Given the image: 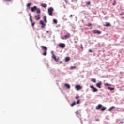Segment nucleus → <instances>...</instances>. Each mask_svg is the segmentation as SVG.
I'll return each instance as SVG.
<instances>
[{
	"label": "nucleus",
	"instance_id": "nucleus-1",
	"mask_svg": "<svg viewBox=\"0 0 124 124\" xmlns=\"http://www.w3.org/2000/svg\"><path fill=\"white\" fill-rule=\"evenodd\" d=\"M41 48H42V50L44 51V53H43V56H46V55H47V50H48L47 47L44 46H41Z\"/></svg>",
	"mask_w": 124,
	"mask_h": 124
},
{
	"label": "nucleus",
	"instance_id": "nucleus-2",
	"mask_svg": "<svg viewBox=\"0 0 124 124\" xmlns=\"http://www.w3.org/2000/svg\"><path fill=\"white\" fill-rule=\"evenodd\" d=\"M92 32L94 33V34H101V31L98 30H92Z\"/></svg>",
	"mask_w": 124,
	"mask_h": 124
},
{
	"label": "nucleus",
	"instance_id": "nucleus-3",
	"mask_svg": "<svg viewBox=\"0 0 124 124\" xmlns=\"http://www.w3.org/2000/svg\"><path fill=\"white\" fill-rule=\"evenodd\" d=\"M53 11H54V9L52 7H50L48 9V12L49 15L52 16L53 15Z\"/></svg>",
	"mask_w": 124,
	"mask_h": 124
},
{
	"label": "nucleus",
	"instance_id": "nucleus-4",
	"mask_svg": "<svg viewBox=\"0 0 124 124\" xmlns=\"http://www.w3.org/2000/svg\"><path fill=\"white\" fill-rule=\"evenodd\" d=\"M70 37V33H67L66 35H65L62 38V39L66 40L68 39Z\"/></svg>",
	"mask_w": 124,
	"mask_h": 124
},
{
	"label": "nucleus",
	"instance_id": "nucleus-5",
	"mask_svg": "<svg viewBox=\"0 0 124 124\" xmlns=\"http://www.w3.org/2000/svg\"><path fill=\"white\" fill-rule=\"evenodd\" d=\"M58 46L60 47V48H62V49H64V48H65V44L60 43L58 45Z\"/></svg>",
	"mask_w": 124,
	"mask_h": 124
},
{
	"label": "nucleus",
	"instance_id": "nucleus-6",
	"mask_svg": "<svg viewBox=\"0 0 124 124\" xmlns=\"http://www.w3.org/2000/svg\"><path fill=\"white\" fill-rule=\"evenodd\" d=\"M75 88L77 91H79V90H82V86L80 85H77L75 86Z\"/></svg>",
	"mask_w": 124,
	"mask_h": 124
},
{
	"label": "nucleus",
	"instance_id": "nucleus-7",
	"mask_svg": "<svg viewBox=\"0 0 124 124\" xmlns=\"http://www.w3.org/2000/svg\"><path fill=\"white\" fill-rule=\"evenodd\" d=\"M101 85H102V82L99 81L98 83H96V86L99 89H101Z\"/></svg>",
	"mask_w": 124,
	"mask_h": 124
},
{
	"label": "nucleus",
	"instance_id": "nucleus-8",
	"mask_svg": "<svg viewBox=\"0 0 124 124\" xmlns=\"http://www.w3.org/2000/svg\"><path fill=\"white\" fill-rule=\"evenodd\" d=\"M40 24L42 25V28H45V26H46V24H45V23H44V22H43V21L42 20L40 21Z\"/></svg>",
	"mask_w": 124,
	"mask_h": 124
},
{
	"label": "nucleus",
	"instance_id": "nucleus-9",
	"mask_svg": "<svg viewBox=\"0 0 124 124\" xmlns=\"http://www.w3.org/2000/svg\"><path fill=\"white\" fill-rule=\"evenodd\" d=\"M90 88H91V89H93V93H95V92H97V91H98V90H97V89H96V88H95L94 87H93V85H91V86H90Z\"/></svg>",
	"mask_w": 124,
	"mask_h": 124
},
{
	"label": "nucleus",
	"instance_id": "nucleus-10",
	"mask_svg": "<svg viewBox=\"0 0 124 124\" xmlns=\"http://www.w3.org/2000/svg\"><path fill=\"white\" fill-rule=\"evenodd\" d=\"M52 58L55 61V62H59V59L57 58L54 54H52Z\"/></svg>",
	"mask_w": 124,
	"mask_h": 124
},
{
	"label": "nucleus",
	"instance_id": "nucleus-11",
	"mask_svg": "<svg viewBox=\"0 0 124 124\" xmlns=\"http://www.w3.org/2000/svg\"><path fill=\"white\" fill-rule=\"evenodd\" d=\"M37 8V7H36V6H34L33 7H31V11H32V12H34V11L36 10Z\"/></svg>",
	"mask_w": 124,
	"mask_h": 124
},
{
	"label": "nucleus",
	"instance_id": "nucleus-12",
	"mask_svg": "<svg viewBox=\"0 0 124 124\" xmlns=\"http://www.w3.org/2000/svg\"><path fill=\"white\" fill-rule=\"evenodd\" d=\"M101 107H102V105L99 104V105H98L96 107V110H99L100 109V108H101Z\"/></svg>",
	"mask_w": 124,
	"mask_h": 124
},
{
	"label": "nucleus",
	"instance_id": "nucleus-13",
	"mask_svg": "<svg viewBox=\"0 0 124 124\" xmlns=\"http://www.w3.org/2000/svg\"><path fill=\"white\" fill-rule=\"evenodd\" d=\"M35 18L37 20H40V15H38L37 16H35Z\"/></svg>",
	"mask_w": 124,
	"mask_h": 124
},
{
	"label": "nucleus",
	"instance_id": "nucleus-14",
	"mask_svg": "<svg viewBox=\"0 0 124 124\" xmlns=\"http://www.w3.org/2000/svg\"><path fill=\"white\" fill-rule=\"evenodd\" d=\"M41 6L44 8H46V7H47V4L42 3L41 4Z\"/></svg>",
	"mask_w": 124,
	"mask_h": 124
},
{
	"label": "nucleus",
	"instance_id": "nucleus-15",
	"mask_svg": "<svg viewBox=\"0 0 124 124\" xmlns=\"http://www.w3.org/2000/svg\"><path fill=\"white\" fill-rule=\"evenodd\" d=\"M105 27H111V24L109 22H106V24L104 25Z\"/></svg>",
	"mask_w": 124,
	"mask_h": 124
},
{
	"label": "nucleus",
	"instance_id": "nucleus-16",
	"mask_svg": "<svg viewBox=\"0 0 124 124\" xmlns=\"http://www.w3.org/2000/svg\"><path fill=\"white\" fill-rule=\"evenodd\" d=\"M64 86L67 89H70V85L69 84L66 83L64 84Z\"/></svg>",
	"mask_w": 124,
	"mask_h": 124
},
{
	"label": "nucleus",
	"instance_id": "nucleus-17",
	"mask_svg": "<svg viewBox=\"0 0 124 124\" xmlns=\"http://www.w3.org/2000/svg\"><path fill=\"white\" fill-rule=\"evenodd\" d=\"M69 61H70V57H67L65 59V62H69Z\"/></svg>",
	"mask_w": 124,
	"mask_h": 124
},
{
	"label": "nucleus",
	"instance_id": "nucleus-18",
	"mask_svg": "<svg viewBox=\"0 0 124 124\" xmlns=\"http://www.w3.org/2000/svg\"><path fill=\"white\" fill-rule=\"evenodd\" d=\"M36 11L37 13H38V14H39V13H40L41 12V11H40V9L37 8L36 9Z\"/></svg>",
	"mask_w": 124,
	"mask_h": 124
},
{
	"label": "nucleus",
	"instance_id": "nucleus-19",
	"mask_svg": "<svg viewBox=\"0 0 124 124\" xmlns=\"http://www.w3.org/2000/svg\"><path fill=\"white\" fill-rule=\"evenodd\" d=\"M114 108H115V107L114 106H112L111 107V108H110L108 109V111H109L110 112H111V110H112Z\"/></svg>",
	"mask_w": 124,
	"mask_h": 124
},
{
	"label": "nucleus",
	"instance_id": "nucleus-20",
	"mask_svg": "<svg viewBox=\"0 0 124 124\" xmlns=\"http://www.w3.org/2000/svg\"><path fill=\"white\" fill-rule=\"evenodd\" d=\"M108 89L110 91H113V90H115V88L108 87Z\"/></svg>",
	"mask_w": 124,
	"mask_h": 124
},
{
	"label": "nucleus",
	"instance_id": "nucleus-21",
	"mask_svg": "<svg viewBox=\"0 0 124 124\" xmlns=\"http://www.w3.org/2000/svg\"><path fill=\"white\" fill-rule=\"evenodd\" d=\"M91 81L93 82V83H96V79H95V78H92L91 79Z\"/></svg>",
	"mask_w": 124,
	"mask_h": 124
},
{
	"label": "nucleus",
	"instance_id": "nucleus-22",
	"mask_svg": "<svg viewBox=\"0 0 124 124\" xmlns=\"http://www.w3.org/2000/svg\"><path fill=\"white\" fill-rule=\"evenodd\" d=\"M31 3H29L27 4V7H28L29 8H31Z\"/></svg>",
	"mask_w": 124,
	"mask_h": 124
},
{
	"label": "nucleus",
	"instance_id": "nucleus-23",
	"mask_svg": "<svg viewBox=\"0 0 124 124\" xmlns=\"http://www.w3.org/2000/svg\"><path fill=\"white\" fill-rule=\"evenodd\" d=\"M106 108L105 107H102V108L100 109L101 111H105Z\"/></svg>",
	"mask_w": 124,
	"mask_h": 124
},
{
	"label": "nucleus",
	"instance_id": "nucleus-24",
	"mask_svg": "<svg viewBox=\"0 0 124 124\" xmlns=\"http://www.w3.org/2000/svg\"><path fill=\"white\" fill-rule=\"evenodd\" d=\"M86 4L87 5H91V2H90V1H87V2H86Z\"/></svg>",
	"mask_w": 124,
	"mask_h": 124
},
{
	"label": "nucleus",
	"instance_id": "nucleus-25",
	"mask_svg": "<svg viewBox=\"0 0 124 124\" xmlns=\"http://www.w3.org/2000/svg\"><path fill=\"white\" fill-rule=\"evenodd\" d=\"M85 26H87V27H91V26H92V23H89L88 24H85Z\"/></svg>",
	"mask_w": 124,
	"mask_h": 124
},
{
	"label": "nucleus",
	"instance_id": "nucleus-26",
	"mask_svg": "<svg viewBox=\"0 0 124 124\" xmlns=\"http://www.w3.org/2000/svg\"><path fill=\"white\" fill-rule=\"evenodd\" d=\"M75 68H76V66H71V67H70V69H75Z\"/></svg>",
	"mask_w": 124,
	"mask_h": 124
},
{
	"label": "nucleus",
	"instance_id": "nucleus-27",
	"mask_svg": "<svg viewBox=\"0 0 124 124\" xmlns=\"http://www.w3.org/2000/svg\"><path fill=\"white\" fill-rule=\"evenodd\" d=\"M75 104H76V102H74L71 104V106H72V107L74 106V105H75Z\"/></svg>",
	"mask_w": 124,
	"mask_h": 124
},
{
	"label": "nucleus",
	"instance_id": "nucleus-28",
	"mask_svg": "<svg viewBox=\"0 0 124 124\" xmlns=\"http://www.w3.org/2000/svg\"><path fill=\"white\" fill-rule=\"evenodd\" d=\"M44 21L45 22V23H47V19L46 18V16L44 17Z\"/></svg>",
	"mask_w": 124,
	"mask_h": 124
},
{
	"label": "nucleus",
	"instance_id": "nucleus-29",
	"mask_svg": "<svg viewBox=\"0 0 124 124\" xmlns=\"http://www.w3.org/2000/svg\"><path fill=\"white\" fill-rule=\"evenodd\" d=\"M53 23H54V24H57L58 23L57 19H53Z\"/></svg>",
	"mask_w": 124,
	"mask_h": 124
},
{
	"label": "nucleus",
	"instance_id": "nucleus-30",
	"mask_svg": "<svg viewBox=\"0 0 124 124\" xmlns=\"http://www.w3.org/2000/svg\"><path fill=\"white\" fill-rule=\"evenodd\" d=\"M105 86H112L111 84H108V83H105L104 84Z\"/></svg>",
	"mask_w": 124,
	"mask_h": 124
},
{
	"label": "nucleus",
	"instance_id": "nucleus-31",
	"mask_svg": "<svg viewBox=\"0 0 124 124\" xmlns=\"http://www.w3.org/2000/svg\"><path fill=\"white\" fill-rule=\"evenodd\" d=\"M79 98H80V97L79 96H76L75 97L76 99H79Z\"/></svg>",
	"mask_w": 124,
	"mask_h": 124
},
{
	"label": "nucleus",
	"instance_id": "nucleus-32",
	"mask_svg": "<svg viewBox=\"0 0 124 124\" xmlns=\"http://www.w3.org/2000/svg\"><path fill=\"white\" fill-rule=\"evenodd\" d=\"M80 103V100H78L77 102H76V104H79Z\"/></svg>",
	"mask_w": 124,
	"mask_h": 124
},
{
	"label": "nucleus",
	"instance_id": "nucleus-33",
	"mask_svg": "<svg viewBox=\"0 0 124 124\" xmlns=\"http://www.w3.org/2000/svg\"><path fill=\"white\" fill-rule=\"evenodd\" d=\"M34 25H35V22L32 23L31 26L32 27H34Z\"/></svg>",
	"mask_w": 124,
	"mask_h": 124
},
{
	"label": "nucleus",
	"instance_id": "nucleus-34",
	"mask_svg": "<svg viewBox=\"0 0 124 124\" xmlns=\"http://www.w3.org/2000/svg\"><path fill=\"white\" fill-rule=\"evenodd\" d=\"M113 5H116V0H114V3H113Z\"/></svg>",
	"mask_w": 124,
	"mask_h": 124
},
{
	"label": "nucleus",
	"instance_id": "nucleus-35",
	"mask_svg": "<svg viewBox=\"0 0 124 124\" xmlns=\"http://www.w3.org/2000/svg\"><path fill=\"white\" fill-rule=\"evenodd\" d=\"M30 21L31 22H32V19H31V16H30Z\"/></svg>",
	"mask_w": 124,
	"mask_h": 124
},
{
	"label": "nucleus",
	"instance_id": "nucleus-36",
	"mask_svg": "<svg viewBox=\"0 0 124 124\" xmlns=\"http://www.w3.org/2000/svg\"><path fill=\"white\" fill-rule=\"evenodd\" d=\"M89 52H90V53H93V51H92V49H89Z\"/></svg>",
	"mask_w": 124,
	"mask_h": 124
},
{
	"label": "nucleus",
	"instance_id": "nucleus-37",
	"mask_svg": "<svg viewBox=\"0 0 124 124\" xmlns=\"http://www.w3.org/2000/svg\"><path fill=\"white\" fill-rule=\"evenodd\" d=\"M81 49H83V45L81 44Z\"/></svg>",
	"mask_w": 124,
	"mask_h": 124
},
{
	"label": "nucleus",
	"instance_id": "nucleus-38",
	"mask_svg": "<svg viewBox=\"0 0 124 124\" xmlns=\"http://www.w3.org/2000/svg\"><path fill=\"white\" fill-rule=\"evenodd\" d=\"M65 2L66 3H67L68 2V0H65Z\"/></svg>",
	"mask_w": 124,
	"mask_h": 124
},
{
	"label": "nucleus",
	"instance_id": "nucleus-39",
	"mask_svg": "<svg viewBox=\"0 0 124 124\" xmlns=\"http://www.w3.org/2000/svg\"><path fill=\"white\" fill-rule=\"evenodd\" d=\"M78 111H77L75 113H76V114H77V115H78Z\"/></svg>",
	"mask_w": 124,
	"mask_h": 124
},
{
	"label": "nucleus",
	"instance_id": "nucleus-40",
	"mask_svg": "<svg viewBox=\"0 0 124 124\" xmlns=\"http://www.w3.org/2000/svg\"><path fill=\"white\" fill-rule=\"evenodd\" d=\"M6 1H11V0H6Z\"/></svg>",
	"mask_w": 124,
	"mask_h": 124
},
{
	"label": "nucleus",
	"instance_id": "nucleus-41",
	"mask_svg": "<svg viewBox=\"0 0 124 124\" xmlns=\"http://www.w3.org/2000/svg\"><path fill=\"white\" fill-rule=\"evenodd\" d=\"M124 123V122H120V124H123Z\"/></svg>",
	"mask_w": 124,
	"mask_h": 124
},
{
	"label": "nucleus",
	"instance_id": "nucleus-42",
	"mask_svg": "<svg viewBox=\"0 0 124 124\" xmlns=\"http://www.w3.org/2000/svg\"><path fill=\"white\" fill-rule=\"evenodd\" d=\"M72 16H73L72 15H70V17H72Z\"/></svg>",
	"mask_w": 124,
	"mask_h": 124
},
{
	"label": "nucleus",
	"instance_id": "nucleus-43",
	"mask_svg": "<svg viewBox=\"0 0 124 124\" xmlns=\"http://www.w3.org/2000/svg\"><path fill=\"white\" fill-rule=\"evenodd\" d=\"M47 33H49V31H46Z\"/></svg>",
	"mask_w": 124,
	"mask_h": 124
},
{
	"label": "nucleus",
	"instance_id": "nucleus-44",
	"mask_svg": "<svg viewBox=\"0 0 124 124\" xmlns=\"http://www.w3.org/2000/svg\"><path fill=\"white\" fill-rule=\"evenodd\" d=\"M96 121H99V119H97V120H96Z\"/></svg>",
	"mask_w": 124,
	"mask_h": 124
},
{
	"label": "nucleus",
	"instance_id": "nucleus-45",
	"mask_svg": "<svg viewBox=\"0 0 124 124\" xmlns=\"http://www.w3.org/2000/svg\"><path fill=\"white\" fill-rule=\"evenodd\" d=\"M75 0V1H77V0Z\"/></svg>",
	"mask_w": 124,
	"mask_h": 124
},
{
	"label": "nucleus",
	"instance_id": "nucleus-46",
	"mask_svg": "<svg viewBox=\"0 0 124 124\" xmlns=\"http://www.w3.org/2000/svg\"><path fill=\"white\" fill-rule=\"evenodd\" d=\"M92 28L91 27V28H90V29L92 30Z\"/></svg>",
	"mask_w": 124,
	"mask_h": 124
}]
</instances>
